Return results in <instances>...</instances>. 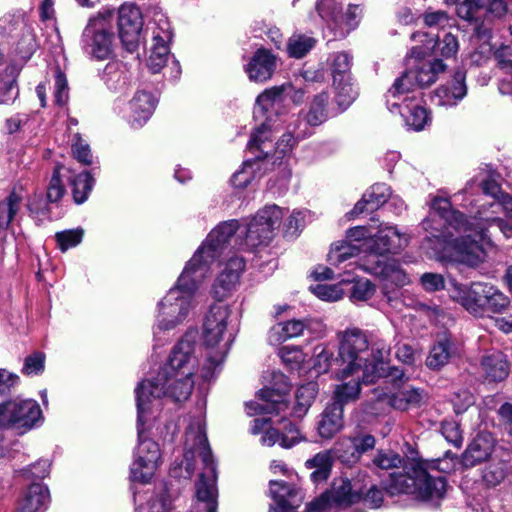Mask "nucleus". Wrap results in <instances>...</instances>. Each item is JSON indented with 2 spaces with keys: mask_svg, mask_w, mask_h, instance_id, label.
I'll return each instance as SVG.
<instances>
[{
  "mask_svg": "<svg viewBox=\"0 0 512 512\" xmlns=\"http://www.w3.org/2000/svg\"><path fill=\"white\" fill-rule=\"evenodd\" d=\"M238 228L237 220H229L213 229L187 262L176 284L158 303L153 325V349L164 346L170 340L169 333L186 320L195 306V293L211 264L222 255L225 244Z\"/></svg>",
  "mask_w": 512,
  "mask_h": 512,
  "instance_id": "f257e3e1",
  "label": "nucleus"
},
{
  "mask_svg": "<svg viewBox=\"0 0 512 512\" xmlns=\"http://www.w3.org/2000/svg\"><path fill=\"white\" fill-rule=\"evenodd\" d=\"M476 220L470 221L460 211L452 208L450 201L447 198L434 197L430 204V213L422 221L423 229L429 234L426 236L427 242L435 240L436 244L442 246L446 241L449 234V228L459 233H464V236L453 239L446 243L443 250L438 251L437 247H431L435 250L441 259L467 265L469 267H478L485 261L486 252L483 245L472 238L476 236L479 241L488 247H497L502 244L496 242L494 245H489L486 241L482 240L475 231Z\"/></svg>",
  "mask_w": 512,
  "mask_h": 512,
  "instance_id": "f03ea898",
  "label": "nucleus"
},
{
  "mask_svg": "<svg viewBox=\"0 0 512 512\" xmlns=\"http://www.w3.org/2000/svg\"><path fill=\"white\" fill-rule=\"evenodd\" d=\"M196 456L201 458L204 469L196 483L195 512H217L216 466L206 436L205 421L201 416L189 423L185 434L183 459L173 463L170 475L174 478L190 479L195 470Z\"/></svg>",
  "mask_w": 512,
  "mask_h": 512,
  "instance_id": "7ed1b4c3",
  "label": "nucleus"
},
{
  "mask_svg": "<svg viewBox=\"0 0 512 512\" xmlns=\"http://www.w3.org/2000/svg\"><path fill=\"white\" fill-rule=\"evenodd\" d=\"M245 266L243 257L233 256L229 258L212 286L211 293L218 300V303L211 305L205 315L203 342L206 348L211 350L208 354V360L214 366L224 361L229 350L228 342L223 341L231 311L229 306L221 301L229 297L236 289Z\"/></svg>",
  "mask_w": 512,
  "mask_h": 512,
  "instance_id": "20e7f679",
  "label": "nucleus"
},
{
  "mask_svg": "<svg viewBox=\"0 0 512 512\" xmlns=\"http://www.w3.org/2000/svg\"><path fill=\"white\" fill-rule=\"evenodd\" d=\"M476 183L485 195L494 199L490 203L481 205L475 213L476 233L489 245L511 239L512 223L503 218L502 214L512 215V196L503 192L499 183L486 172H480L468 181L463 192H470Z\"/></svg>",
  "mask_w": 512,
  "mask_h": 512,
  "instance_id": "39448f33",
  "label": "nucleus"
},
{
  "mask_svg": "<svg viewBox=\"0 0 512 512\" xmlns=\"http://www.w3.org/2000/svg\"><path fill=\"white\" fill-rule=\"evenodd\" d=\"M193 386V375L164 369L155 378L139 383L135 393L140 424L145 416L151 417L153 408L161 397H168L176 402L185 401L191 395Z\"/></svg>",
  "mask_w": 512,
  "mask_h": 512,
  "instance_id": "423d86ee",
  "label": "nucleus"
},
{
  "mask_svg": "<svg viewBox=\"0 0 512 512\" xmlns=\"http://www.w3.org/2000/svg\"><path fill=\"white\" fill-rule=\"evenodd\" d=\"M403 471L390 474L385 485L390 495L412 494L416 498L427 501H439L446 491V480L443 476L430 475L422 465L408 462L403 464Z\"/></svg>",
  "mask_w": 512,
  "mask_h": 512,
  "instance_id": "0eeeda50",
  "label": "nucleus"
},
{
  "mask_svg": "<svg viewBox=\"0 0 512 512\" xmlns=\"http://www.w3.org/2000/svg\"><path fill=\"white\" fill-rule=\"evenodd\" d=\"M336 338L338 341L336 361L341 362L342 366L338 369L337 379H345L351 373L364 370L375 372V365L368 364L372 333L352 327L337 332Z\"/></svg>",
  "mask_w": 512,
  "mask_h": 512,
  "instance_id": "6e6552de",
  "label": "nucleus"
},
{
  "mask_svg": "<svg viewBox=\"0 0 512 512\" xmlns=\"http://www.w3.org/2000/svg\"><path fill=\"white\" fill-rule=\"evenodd\" d=\"M456 5L457 15L474 24V31L479 38H489L491 25L503 18L508 6L505 0H446Z\"/></svg>",
  "mask_w": 512,
  "mask_h": 512,
  "instance_id": "1a4fd4ad",
  "label": "nucleus"
},
{
  "mask_svg": "<svg viewBox=\"0 0 512 512\" xmlns=\"http://www.w3.org/2000/svg\"><path fill=\"white\" fill-rule=\"evenodd\" d=\"M149 420L150 417L145 416L144 421L140 424L139 415L137 416L139 444L130 468V478L133 482L148 483L154 476L161 459L158 444L151 439L144 438V425Z\"/></svg>",
  "mask_w": 512,
  "mask_h": 512,
  "instance_id": "9d476101",
  "label": "nucleus"
},
{
  "mask_svg": "<svg viewBox=\"0 0 512 512\" xmlns=\"http://www.w3.org/2000/svg\"><path fill=\"white\" fill-rule=\"evenodd\" d=\"M282 217L283 211L277 205H267L260 209L241 231V234H245L243 245L248 249H254L267 244L273 236V231L280 226Z\"/></svg>",
  "mask_w": 512,
  "mask_h": 512,
  "instance_id": "9b49d317",
  "label": "nucleus"
},
{
  "mask_svg": "<svg viewBox=\"0 0 512 512\" xmlns=\"http://www.w3.org/2000/svg\"><path fill=\"white\" fill-rule=\"evenodd\" d=\"M273 385L265 387L258 393V399L261 401H251L246 404L248 415L252 416L258 413H267L279 415L285 413L289 409L285 400V395L289 391V383L287 377L281 372H273Z\"/></svg>",
  "mask_w": 512,
  "mask_h": 512,
  "instance_id": "f8f14e48",
  "label": "nucleus"
},
{
  "mask_svg": "<svg viewBox=\"0 0 512 512\" xmlns=\"http://www.w3.org/2000/svg\"><path fill=\"white\" fill-rule=\"evenodd\" d=\"M114 41V33L103 16L90 19L82 33L83 50L97 60L107 59L112 54Z\"/></svg>",
  "mask_w": 512,
  "mask_h": 512,
  "instance_id": "ddd939ff",
  "label": "nucleus"
},
{
  "mask_svg": "<svg viewBox=\"0 0 512 512\" xmlns=\"http://www.w3.org/2000/svg\"><path fill=\"white\" fill-rule=\"evenodd\" d=\"M431 80V76L418 75L415 69L403 72L394 80L385 95L387 108L394 113V108H400L405 103L417 100L420 97L418 88L430 85Z\"/></svg>",
  "mask_w": 512,
  "mask_h": 512,
  "instance_id": "4468645a",
  "label": "nucleus"
},
{
  "mask_svg": "<svg viewBox=\"0 0 512 512\" xmlns=\"http://www.w3.org/2000/svg\"><path fill=\"white\" fill-rule=\"evenodd\" d=\"M316 9L336 38L345 37L355 29L362 13L358 5H349L346 13H343L342 7L335 0H320Z\"/></svg>",
  "mask_w": 512,
  "mask_h": 512,
  "instance_id": "2eb2a0df",
  "label": "nucleus"
},
{
  "mask_svg": "<svg viewBox=\"0 0 512 512\" xmlns=\"http://www.w3.org/2000/svg\"><path fill=\"white\" fill-rule=\"evenodd\" d=\"M42 415L38 403L31 399H15L0 404V428L30 429Z\"/></svg>",
  "mask_w": 512,
  "mask_h": 512,
  "instance_id": "dca6fc26",
  "label": "nucleus"
},
{
  "mask_svg": "<svg viewBox=\"0 0 512 512\" xmlns=\"http://www.w3.org/2000/svg\"><path fill=\"white\" fill-rule=\"evenodd\" d=\"M409 243V236L401 233L396 226L381 227L378 232L366 242L367 264L383 260L387 254H396Z\"/></svg>",
  "mask_w": 512,
  "mask_h": 512,
  "instance_id": "f3484780",
  "label": "nucleus"
},
{
  "mask_svg": "<svg viewBox=\"0 0 512 512\" xmlns=\"http://www.w3.org/2000/svg\"><path fill=\"white\" fill-rule=\"evenodd\" d=\"M196 338V332H187L173 347L167 363L161 369L194 375L198 366V359L195 353L197 347Z\"/></svg>",
  "mask_w": 512,
  "mask_h": 512,
  "instance_id": "a211bd4d",
  "label": "nucleus"
},
{
  "mask_svg": "<svg viewBox=\"0 0 512 512\" xmlns=\"http://www.w3.org/2000/svg\"><path fill=\"white\" fill-rule=\"evenodd\" d=\"M119 38L129 52H133L139 45L140 32L143 27V18L140 9L134 4L125 3L118 10Z\"/></svg>",
  "mask_w": 512,
  "mask_h": 512,
  "instance_id": "6ab92c4d",
  "label": "nucleus"
},
{
  "mask_svg": "<svg viewBox=\"0 0 512 512\" xmlns=\"http://www.w3.org/2000/svg\"><path fill=\"white\" fill-rule=\"evenodd\" d=\"M424 398V390L408 385L394 392H387L381 387L373 390V399L378 404H386L399 411H407L420 406Z\"/></svg>",
  "mask_w": 512,
  "mask_h": 512,
  "instance_id": "aec40b11",
  "label": "nucleus"
},
{
  "mask_svg": "<svg viewBox=\"0 0 512 512\" xmlns=\"http://www.w3.org/2000/svg\"><path fill=\"white\" fill-rule=\"evenodd\" d=\"M286 97H290L294 103L303 100L304 92L296 90L290 83L274 86L266 89L256 99L254 115L258 119L273 110L275 105L280 104Z\"/></svg>",
  "mask_w": 512,
  "mask_h": 512,
  "instance_id": "412c9836",
  "label": "nucleus"
},
{
  "mask_svg": "<svg viewBox=\"0 0 512 512\" xmlns=\"http://www.w3.org/2000/svg\"><path fill=\"white\" fill-rule=\"evenodd\" d=\"M488 284L473 282L470 286L454 283L453 298L468 312L483 315V302L486 298Z\"/></svg>",
  "mask_w": 512,
  "mask_h": 512,
  "instance_id": "4be33fe9",
  "label": "nucleus"
},
{
  "mask_svg": "<svg viewBox=\"0 0 512 512\" xmlns=\"http://www.w3.org/2000/svg\"><path fill=\"white\" fill-rule=\"evenodd\" d=\"M339 380L342 383L335 387L332 404H339L343 409L345 404L358 398L361 391V383L369 384L374 382V373L364 370L359 373H351L348 378Z\"/></svg>",
  "mask_w": 512,
  "mask_h": 512,
  "instance_id": "5701e85b",
  "label": "nucleus"
},
{
  "mask_svg": "<svg viewBox=\"0 0 512 512\" xmlns=\"http://www.w3.org/2000/svg\"><path fill=\"white\" fill-rule=\"evenodd\" d=\"M277 68V57L269 50L259 48L245 66V72L253 82L263 83L272 78Z\"/></svg>",
  "mask_w": 512,
  "mask_h": 512,
  "instance_id": "b1692460",
  "label": "nucleus"
},
{
  "mask_svg": "<svg viewBox=\"0 0 512 512\" xmlns=\"http://www.w3.org/2000/svg\"><path fill=\"white\" fill-rule=\"evenodd\" d=\"M458 354L459 348L455 340L450 335L444 334L439 336L431 347L425 364L429 369L438 371Z\"/></svg>",
  "mask_w": 512,
  "mask_h": 512,
  "instance_id": "393cba45",
  "label": "nucleus"
},
{
  "mask_svg": "<svg viewBox=\"0 0 512 512\" xmlns=\"http://www.w3.org/2000/svg\"><path fill=\"white\" fill-rule=\"evenodd\" d=\"M156 99L147 91L139 90L129 102L128 121L133 128L142 127L151 117Z\"/></svg>",
  "mask_w": 512,
  "mask_h": 512,
  "instance_id": "a878e982",
  "label": "nucleus"
},
{
  "mask_svg": "<svg viewBox=\"0 0 512 512\" xmlns=\"http://www.w3.org/2000/svg\"><path fill=\"white\" fill-rule=\"evenodd\" d=\"M494 448V438L488 432L478 433L462 455V463L465 467H474L487 460Z\"/></svg>",
  "mask_w": 512,
  "mask_h": 512,
  "instance_id": "bb28decb",
  "label": "nucleus"
},
{
  "mask_svg": "<svg viewBox=\"0 0 512 512\" xmlns=\"http://www.w3.org/2000/svg\"><path fill=\"white\" fill-rule=\"evenodd\" d=\"M466 75L462 70L455 72L453 79L435 92L437 104L444 107H452L458 104L467 94L465 84Z\"/></svg>",
  "mask_w": 512,
  "mask_h": 512,
  "instance_id": "cd10ccee",
  "label": "nucleus"
},
{
  "mask_svg": "<svg viewBox=\"0 0 512 512\" xmlns=\"http://www.w3.org/2000/svg\"><path fill=\"white\" fill-rule=\"evenodd\" d=\"M269 492L276 504L270 508H278L281 512H292L302 501L299 491L283 481L271 480Z\"/></svg>",
  "mask_w": 512,
  "mask_h": 512,
  "instance_id": "c85d7f7f",
  "label": "nucleus"
},
{
  "mask_svg": "<svg viewBox=\"0 0 512 512\" xmlns=\"http://www.w3.org/2000/svg\"><path fill=\"white\" fill-rule=\"evenodd\" d=\"M102 79L107 88L115 93H124L133 80V73L122 62H109L103 71Z\"/></svg>",
  "mask_w": 512,
  "mask_h": 512,
  "instance_id": "c756f323",
  "label": "nucleus"
},
{
  "mask_svg": "<svg viewBox=\"0 0 512 512\" xmlns=\"http://www.w3.org/2000/svg\"><path fill=\"white\" fill-rule=\"evenodd\" d=\"M481 370L487 381L500 382L509 375L510 364L501 351L492 350L482 356Z\"/></svg>",
  "mask_w": 512,
  "mask_h": 512,
  "instance_id": "7c9ffc66",
  "label": "nucleus"
},
{
  "mask_svg": "<svg viewBox=\"0 0 512 512\" xmlns=\"http://www.w3.org/2000/svg\"><path fill=\"white\" fill-rule=\"evenodd\" d=\"M328 495V500L337 506L347 507L357 502L363 492L357 488V483L352 484L349 479L340 478L333 482L331 490L323 493Z\"/></svg>",
  "mask_w": 512,
  "mask_h": 512,
  "instance_id": "2f4dec72",
  "label": "nucleus"
},
{
  "mask_svg": "<svg viewBox=\"0 0 512 512\" xmlns=\"http://www.w3.org/2000/svg\"><path fill=\"white\" fill-rule=\"evenodd\" d=\"M365 270L382 277L387 282L397 287H403L409 284L410 280L405 271L396 261L378 260L372 265H365Z\"/></svg>",
  "mask_w": 512,
  "mask_h": 512,
  "instance_id": "473e14b6",
  "label": "nucleus"
},
{
  "mask_svg": "<svg viewBox=\"0 0 512 512\" xmlns=\"http://www.w3.org/2000/svg\"><path fill=\"white\" fill-rule=\"evenodd\" d=\"M134 504L138 512H168L172 506V499L165 490L157 495L148 491L135 492Z\"/></svg>",
  "mask_w": 512,
  "mask_h": 512,
  "instance_id": "72a5a7b5",
  "label": "nucleus"
},
{
  "mask_svg": "<svg viewBox=\"0 0 512 512\" xmlns=\"http://www.w3.org/2000/svg\"><path fill=\"white\" fill-rule=\"evenodd\" d=\"M390 188L383 183H378L373 186L363 195L362 199L359 200L353 210L352 215H359L365 211H374L381 207L390 197Z\"/></svg>",
  "mask_w": 512,
  "mask_h": 512,
  "instance_id": "f704fd0d",
  "label": "nucleus"
},
{
  "mask_svg": "<svg viewBox=\"0 0 512 512\" xmlns=\"http://www.w3.org/2000/svg\"><path fill=\"white\" fill-rule=\"evenodd\" d=\"M404 119L408 129L421 131L428 124L430 118L427 110L421 105V98L405 103L400 108H394Z\"/></svg>",
  "mask_w": 512,
  "mask_h": 512,
  "instance_id": "c9c22d12",
  "label": "nucleus"
},
{
  "mask_svg": "<svg viewBox=\"0 0 512 512\" xmlns=\"http://www.w3.org/2000/svg\"><path fill=\"white\" fill-rule=\"evenodd\" d=\"M343 409L339 404H329L321 414L318 433L321 438L331 439L343 428Z\"/></svg>",
  "mask_w": 512,
  "mask_h": 512,
  "instance_id": "e433bc0d",
  "label": "nucleus"
},
{
  "mask_svg": "<svg viewBox=\"0 0 512 512\" xmlns=\"http://www.w3.org/2000/svg\"><path fill=\"white\" fill-rule=\"evenodd\" d=\"M49 491L39 482L32 483L20 501L16 512H39L46 509L49 502Z\"/></svg>",
  "mask_w": 512,
  "mask_h": 512,
  "instance_id": "4c0bfd02",
  "label": "nucleus"
},
{
  "mask_svg": "<svg viewBox=\"0 0 512 512\" xmlns=\"http://www.w3.org/2000/svg\"><path fill=\"white\" fill-rule=\"evenodd\" d=\"M301 439L299 428L293 423H288L284 427V432L281 436L277 429L268 428L264 431L260 441L265 446H273L280 441L282 447L291 448L299 443Z\"/></svg>",
  "mask_w": 512,
  "mask_h": 512,
  "instance_id": "58836bf2",
  "label": "nucleus"
},
{
  "mask_svg": "<svg viewBox=\"0 0 512 512\" xmlns=\"http://www.w3.org/2000/svg\"><path fill=\"white\" fill-rule=\"evenodd\" d=\"M254 118L261 123L252 133L248 148L251 151L259 150L266 157L269 154V151H265L266 143L271 140L273 131L276 130L275 121L272 120L271 115L266 116V114L258 119L255 116Z\"/></svg>",
  "mask_w": 512,
  "mask_h": 512,
  "instance_id": "ea45409f",
  "label": "nucleus"
},
{
  "mask_svg": "<svg viewBox=\"0 0 512 512\" xmlns=\"http://www.w3.org/2000/svg\"><path fill=\"white\" fill-rule=\"evenodd\" d=\"M24 195L21 190L14 189L3 201L0 202V228L8 229L17 220L23 205Z\"/></svg>",
  "mask_w": 512,
  "mask_h": 512,
  "instance_id": "a19ab883",
  "label": "nucleus"
},
{
  "mask_svg": "<svg viewBox=\"0 0 512 512\" xmlns=\"http://www.w3.org/2000/svg\"><path fill=\"white\" fill-rule=\"evenodd\" d=\"M328 102L329 95L327 92L315 95L309 103L307 112L303 114L305 123H302V127L319 126L326 121L328 118Z\"/></svg>",
  "mask_w": 512,
  "mask_h": 512,
  "instance_id": "79ce46f5",
  "label": "nucleus"
},
{
  "mask_svg": "<svg viewBox=\"0 0 512 512\" xmlns=\"http://www.w3.org/2000/svg\"><path fill=\"white\" fill-rule=\"evenodd\" d=\"M317 394V384L309 382L300 386L295 395V403L289 414L295 418H303L308 412Z\"/></svg>",
  "mask_w": 512,
  "mask_h": 512,
  "instance_id": "37998d69",
  "label": "nucleus"
},
{
  "mask_svg": "<svg viewBox=\"0 0 512 512\" xmlns=\"http://www.w3.org/2000/svg\"><path fill=\"white\" fill-rule=\"evenodd\" d=\"M19 69L15 65L7 66L0 73V104L12 103L18 96L16 79Z\"/></svg>",
  "mask_w": 512,
  "mask_h": 512,
  "instance_id": "c03bdc74",
  "label": "nucleus"
},
{
  "mask_svg": "<svg viewBox=\"0 0 512 512\" xmlns=\"http://www.w3.org/2000/svg\"><path fill=\"white\" fill-rule=\"evenodd\" d=\"M483 302V314L503 313L510 305L509 298L496 286L488 284L486 298Z\"/></svg>",
  "mask_w": 512,
  "mask_h": 512,
  "instance_id": "a18cd8bd",
  "label": "nucleus"
},
{
  "mask_svg": "<svg viewBox=\"0 0 512 512\" xmlns=\"http://www.w3.org/2000/svg\"><path fill=\"white\" fill-rule=\"evenodd\" d=\"M307 324L301 320H289L273 326L270 338L277 342H283L290 338L300 336Z\"/></svg>",
  "mask_w": 512,
  "mask_h": 512,
  "instance_id": "49530a36",
  "label": "nucleus"
},
{
  "mask_svg": "<svg viewBox=\"0 0 512 512\" xmlns=\"http://www.w3.org/2000/svg\"><path fill=\"white\" fill-rule=\"evenodd\" d=\"M333 83L335 88V102L339 112L346 110L357 98L358 91L352 83V79Z\"/></svg>",
  "mask_w": 512,
  "mask_h": 512,
  "instance_id": "de8ad7c7",
  "label": "nucleus"
},
{
  "mask_svg": "<svg viewBox=\"0 0 512 512\" xmlns=\"http://www.w3.org/2000/svg\"><path fill=\"white\" fill-rule=\"evenodd\" d=\"M260 168L259 156L253 160H246L242 168L233 174L231 178L232 185L237 188H245L255 179L256 171Z\"/></svg>",
  "mask_w": 512,
  "mask_h": 512,
  "instance_id": "09e8293b",
  "label": "nucleus"
},
{
  "mask_svg": "<svg viewBox=\"0 0 512 512\" xmlns=\"http://www.w3.org/2000/svg\"><path fill=\"white\" fill-rule=\"evenodd\" d=\"M375 438L371 434H360L352 438H343L339 445H348L351 448L352 460H357L363 453L375 447Z\"/></svg>",
  "mask_w": 512,
  "mask_h": 512,
  "instance_id": "8fccbe9b",
  "label": "nucleus"
},
{
  "mask_svg": "<svg viewBox=\"0 0 512 512\" xmlns=\"http://www.w3.org/2000/svg\"><path fill=\"white\" fill-rule=\"evenodd\" d=\"M316 39L305 34H293L287 43V52L290 57H304L316 44Z\"/></svg>",
  "mask_w": 512,
  "mask_h": 512,
  "instance_id": "3c124183",
  "label": "nucleus"
},
{
  "mask_svg": "<svg viewBox=\"0 0 512 512\" xmlns=\"http://www.w3.org/2000/svg\"><path fill=\"white\" fill-rule=\"evenodd\" d=\"M359 247L347 241H338L331 245L328 253V262L331 265L338 266L344 261L358 255Z\"/></svg>",
  "mask_w": 512,
  "mask_h": 512,
  "instance_id": "603ef678",
  "label": "nucleus"
},
{
  "mask_svg": "<svg viewBox=\"0 0 512 512\" xmlns=\"http://www.w3.org/2000/svg\"><path fill=\"white\" fill-rule=\"evenodd\" d=\"M169 43L153 42L147 66L152 73H158L166 65L169 57Z\"/></svg>",
  "mask_w": 512,
  "mask_h": 512,
  "instance_id": "864d4df0",
  "label": "nucleus"
},
{
  "mask_svg": "<svg viewBox=\"0 0 512 512\" xmlns=\"http://www.w3.org/2000/svg\"><path fill=\"white\" fill-rule=\"evenodd\" d=\"M72 193L76 203L81 204L91 192L94 180L89 172L78 174L72 181Z\"/></svg>",
  "mask_w": 512,
  "mask_h": 512,
  "instance_id": "5fc2aeb1",
  "label": "nucleus"
},
{
  "mask_svg": "<svg viewBox=\"0 0 512 512\" xmlns=\"http://www.w3.org/2000/svg\"><path fill=\"white\" fill-rule=\"evenodd\" d=\"M314 368L318 373L327 372L331 367L336 366V374L341 366V362H337L333 357V353L327 349L325 345H317L314 348Z\"/></svg>",
  "mask_w": 512,
  "mask_h": 512,
  "instance_id": "6e6d98bb",
  "label": "nucleus"
},
{
  "mask_svg": "<svg viewBox=\"0 0 512 512\" xmlns=\"http://www.w3.org/2000/svg\"><path fill=\"white\" fill-rule=\"evenodd\" d=\"M405 463V459L392 450H380L372 459V465L382 470L400 468Z\"/></svg>",
  "mask_w": 512,
  "mask_h": 512,
  "instance_id": "4d7b16f0",
  "label": "nucleus"
},
{
  "mask_svg": "<svg viewBox=\"0 0 512 512\" xmlns=\"http://www.w3.org/2000/svg\"><path fill=\"white\" fill-rule=\"evenodd\" d=\"M351 57L345 52H339L334 55L332 63L333 83H340L352 79L350 74Z\"/></svg>",
  "mask_w": 512,
  "mask_h": 512,
  "instance_id": "13d9d810",
  "label": "nucleus"
},
{
  "mask_svg": "<svg viewBox=\"0 0 512 512\" xmlns=\"http://www.w3.org/2000/svg\"><path fill=\"white\" fill-rule=\"evenodd\" d=\"M67 169L64 166H57L52 174L48 188H47V201L50 203L58 202L65 193V187L62 181V171Z\"/></svg>",
  "mask_w": 512,
  "mask_h": 512,
  "instance_id": "bf43d9fd",
  "label": "nucleus"
},
{
  "mask_svg": "<svg viewBox=\"0 0 512 512\" xmlns=\"http://www.w3.org/2000/svg\"><path fill=\"white\" fill-rule=\"evenodd\" d=\"M508 466L505 462H491L483 471V480L488 486L499 485L507 476Z\"/></svg>",
  "mask_w": 512,
  "mask_h": 512,
  "instance_id": "052dcab7",
  "label": "nucleus"
},
{
  "mask_svg": "<svg viewBox=\"0 0 512 512\" xmlns=\"http://www.w3.org/2000/svg\"><path fill=\"white\" fill-rule=\"evenodd\" d=\"M84 230L82 228L70 229L57 232L55 239L59 249L66 252L68 249L76 247L82 242Z\"/></svg>",
  "mask_w": 512,
  "mask_h": 512,
  "instance_id": "680f3d73",
  "label": "nucleus"
},
{
  "mask_svg": "<svg viewBox=\"0 0 512 512\" xmlns=\"http://www.w3.org/2000/svg\"><path fill=\"white\" fill-rule=\"evenodd\" d=\"M310 134L311 131L308 129V127H302V123H299L294 127L292 132L283 134L282 138L276 144V149L280 153L285 154L292 148L296 140L305 138Z\"/></svg>",
  "mask_w": 512,
  "mask_h": 512,
  "instance_id": "e2e57ef3",
  "label": "nucleus"
},
{
  "mask_svg": "<svg viewBox=\"0 0 512 512\" xmlns=\"http://www.w3.org/2000/svg\"><path fill=\"white\" fill-rule=\"evenodd\" d=\"M389 354L390 348L387 344L383 340L374 338L372 335V341L369 348V356H372V359H368V364L375 365L374 380L377 377L378 365L382 364L388 358Z\"/></svg>",
  "mask_w": 512,
  "mask_h": 512,
  "instance_id": "0e129e2a",
  "label": "nucleus"
},
{
  "mask_svg": "<svg viewBox=\"0 0 512 512\" xmlns=\"http://www.w3.org/2000/svg\"><path fill=\"white\" fill-rule=\"evenodd\" d=\"M154 23L153 42L170 43L173 33L168 18L161 13H157L154 16Z\"/></svg>",
  "mask_w": 512,
  "mask_h": 512,
  "instance_id": "69168bd1",
  "label": "nucleus"
},
{
  "mask_svg": "<svg viewBox=\"0 0 512 512\" xmlns=\"http://www.w3.org/2000/svg\"><path fill=\"white\" fill-rule=\"evenodd\" d=\"M69 97V87L65 74L57 67L54 71V99L58 105H64Z\"/></svg>",
  "mask_w": 512,
  "mask_h": 512,
  "instance_id": "338daca9",
  "label": "nucleus"
},
{
  "mask_svg": "<svg viewBox=\"0 0 512 512\" xmlns=\"http://www.w3.org/2000/svg\"><path fill=\"white\" fill-rule=\"evenodd\" d=\"M311 290L319 299L324 301H337L343 296V290L339 284H317L311 287Z\"/></svg>",
  "mask_w": 512,
  "mask_h": 512,
  "instance_id": "774afa93",
  "label": "nucleus"
}]
</instances>
